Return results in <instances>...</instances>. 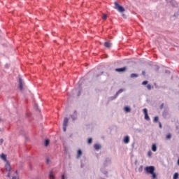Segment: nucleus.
Instances as JSON below:
<instances>
[{
	"label": "nucleus",
	"instance_id": "f257e3e1",
	"mask_svg": "<svg viewBox=\"0 0 179 179\" xmlns=\"http://www.w3.org/2000/svg\"><path fill=\"white\" fill-rule=\"evenodd\" d=\"M115 9H117V10H118V12H125V8H124V7H122V6L119 5V3L115 1Z\"/></svg>",
	"mask_w": 179,
	"mask_h": 179
},
{
	"label": "nucleus",
	"instance_id": "f03ea898",
	"mask_svg": "<svg viewBox=\"0 0 179 179\" xmlns=\"http://www.w3.org/2000/svg\"><path fill=\"white\" fill-rule=\"evenodd\" d=\"M145 170L146 173H148V174H153V173H155V166H146L145 168Z\"/></svg>",
	"mask_w": 179,
	"mask_h": 179
},
{
	"label": "nucleus",
	"instance_id": "7ed1b4c3",
	"mask_svg": "<svg viewBox=\"0 0 179 179\" xmlns=\"http://www.w3.org/2000/svg\"><path fill=\"white\" fill-rule=\"evenodd\" d=\"M143 111L144 113L145 120H146V121H150V117H149V115L148 114V109L147 108H144L143 110Z\"/></svg>",
	"mask_w": 179,
	"mask_h": 179
},
{
	"label": "nucleus",
	"instance_id": "20e7f679",
	"mask_svg": "<svg viewBox=\"0 0 179 179\" xmlns=\"http://www.w3.org/2000/svg\"><path fill=\"white\" fill-rule=\"evenodd\" d=\"M5 170L6 171H10L12 170V168L10 167V164H9V162H7V163L6 164Z\"/></svg>",
	"mask_w": 179,
	"mask_h": 179
},
{
	"label": "nucleus",
	"instance_id": "39448f33",
	"mask_svg": "<svg viewBox=\"0 0 179 179\" xmlns=\"http://www.w3.org/2000/svg\"><path fill=\"white\" fill-rule=\"evenodd\" d=\"M122 92H124V90H122V89L119 90L116 92L115 96H114V97H112L111 100H114V99H117V97L118 96V94H121V93H122Z\"/></svg>",
	"mask_w": 179,
	"mask_h": 179
},
{
	"label": "nucleus",
	"instance_id": "423d86ee",
	"mask_svg": "<svg viewBox=\"0 0 179 179\" xmlns=\"http://www.w3.org/2000/svg\"><path fill=\"white\" fill-rule=\"evenodd\" d=\"M170 3L173 8H177V6H178V3L174 0H170Z\"/></svg>",
	"mask_w": 179,
	"mask_h": 179
},
{
	"label": "nucleus",
	"instance_id": "0eeeda50",
	"mask_svg": "<svg viewBox=\"0 0 179 179\" xmlns=\"http://www.w3.org/2000/svg\"><path fill=\"white\" fill-rule=\"evenodd\" d=\"M19 87L20 90H23V80L22 78H19Z\"/></svg>",
	"mask_w": 179,
	"mask_h": 179
},
{
	"label": "nucleus",
	"instance_id": "6e6552de",
	"mask_svg": "<svg viewBox=\"0 0 179 179\" xmlns=\"http://www.w3.org/2000/svg\"><path fill=\"white\" fill-rule=\"evenodd\" d=\"M116 72H125L127 71V67H122L115 69Z\"/></svg>",
	"mask_w": 179,
	"mask_h": 179
},
{
	"label": "nucleus",
	"instance_id": "1a4fd4ad",
	"mask_svg": "<svg viewBox=\"0 0 179 179\" xmlns=\"http://www.w3.org/2000/svg\"><path fill=\"white\" fill-rule=\"evenodd\" d=\"M94 148L95 150H100V149H101V145H100V144H95Z\"/></svg>",
	"mask_w": 179,
	"mask_h": 179
},
{
	"label": "nucleus",
	"instance_id": "9d476101",
	"mask_svg": "<svg viewBox=\"0 0 179 179\" xmlns=\"http://www.w3.org/2000/svg\"><path fill=\"white\" fill-rule=\"evenodd\" d=\"M124 143H129V137L126 136L123 140Z\"/></svg>",
	"mask_w": 179,
	"mask_h": 179
},
{
	"label": "nucleus",
	"instance_id": "9b49d317",
	"mask_svg": "<svg viewBox=\"0 0 179 179\" xmlns=\"http://www.w3.org/2000/svg\"><path fill=\"white\" fill-rule=\"evenodd\" d=\"M78 117V113H76V111H74L73 115H71V118L73 121H75V120H76Z\"/></svg>",
	"mask_w": 179,
	"mask_h": 179
},
{
	"label": "nucleus",
	"instance_id": "f8f14e48",
	"mask_svg": "<svg viewBox=\"0 0 179 179\" xmlns=\"http://www.w3.org/2000/svg\"><path fill=\"white\" fill-rule=\"evenodd\" d=\"M69 121V119H68V117H65L64 120L63 125L68 127Z\"/></svg>",
	"mask_w": 179,
	"mask_h": 179
},
{
	"label": "nucleus",
	"instance_id": "ddd939ff",
	"mask_svg": "<svg viewBox=\"0 0 179 179\" xmlns=\"http://www.w3.org/2000/svg\"><path fill=\"white\" fill-rule=\"evenodd\" d=\"M82 156V150H78L77 153V159H80Z\"/></svg>",
	"mask_w": 179,
	"mask_h": 179
},
{
	"label": "nucleus",
	"instance_id": "4468645a",
	"mask_svg": "<svg viewBox=\"0 0 179 179\" xmlns=\"http://www.w3.org/2000/svg\"><path fill=\"white\" fill-rule=\"evenodd\" d=\"M104 45L106 48H110L111 47V43L110 42H105Z\"/></svg>",
	"mask_w": 179,
	"mask_h": 179
},
{
	"label": "nucleus",
	"instance_id": "2eb2a0df",
	"mask_svg": "<svg viewBox=\"0 0 179 179\" xmlns=\"http://www.w3.org/2000/svg\"><path fill=\"white\" fill-rule=\"evenodd\" d=\"M163 117H167L169 115V110H164V112L162 113Z\"/></svg>",
	"mask_w": 179,
	"mask_h": 179
},
{
	"label": "nucleus",
	"instance_id": "dca6fc26",
	"mask_svg": "<svg viewBox=\"0 0 179 179\" xmlns=\"http://www.w3.org/2000/svg\"><path fill=\"white\" fill-rule=\"evenodd\" d=\"M152 152H156V150H157V147L156 146V144H152Z\"/></svg>",
	"mask_w": 179,
	"mask_h": 179
},
{
	"label": "nucleus",
	"instance_id": "f3484780",
	"mask_svg": "<svg viewBox=\"0 0 179 179\" xmlns=\"http://www.w3.org/2000/svg\"><path fill=\"white\" fill-rule=\"evenodd\" d=\"M1 158L4 160V162H6V155L2 153L1 155Z\"/></svg>",
	"mask_w": 179,
	"mask_h": 179
},
{
	"label": "nucleus",
	"instance_id": "a211bd4d",
	"mask_svg": "<svg viewBox=\"0 0 179 179\" xmlns=\"http://www.w3.org/2000/svg\"><path fill=\"white\" fill-rule=\"evenodd\" d=\"M124 111H125L126 113H130V112H131V108H129V107H128V106H126V107L124 108Z\"/></svg>",
	"mask_w": 179,
	"mask_h": 179
},
{
	"label": "nucleus",
	"instance_id": "6ab92c4d",
	"mask_svg": "<svg viewBox=\"0 0 179 179\" xmlns=\"http://www.w3.org/2000/svg\"><path fill=\"white\" fill-rule=\"evenodd\" d=\"M49 178L52 179H55V176L52 175V172H50L49 174Z\"/></svg>",
	"mask_w": 179,
	"mask_h": 179
},
{
	"label": "nucleus",
	"instance_id": "aec40b11",
	"mask_svg": "<svg viewBox=\"0 0 179 179\" xmlns=\"http://www.w3.org/2000/svg\"><path fill=\"white\" fill-rule=\"evenodd\" d=\"M48 145H50V140L46 139L45 141V146H48Z\"/></svg>",
	"mask_w": 179,
	"mask_h": 179
},
{
	"label": "nucleus",
	"instance_id": "412c9836",
	"mask_svg": "<svg viewBox=\"0 0 179 179\" xmlns=\"http://www.w3.org/2000/svg\"><path fill=\"white\" fill-rule=\"evenodd\" d=\"M110 162H111V160H110V159L107 158L104 162V166H106L107 163H110Z\"/></svg>",
	"mask_w": 179,
	"mask_h": 179
},
{
	"label": "nucleus",
	"instance_id": "4be33fe9",
	"mask_svg": "<svg viewBox=\"0 0 179 179\" xmlns=\"http://www.w3.org/2000/svg\"><path fill=\"white\" fill-rule=\"evenodd\" d=\"M143 170V166H140L138 168L139 173H142Z\"/></svg>",
	"mask_w": 179,
	"mask_h": 179
},
{
	"label": "nucleus",
	"instance_id": "5701e85b",
	"mask_svg": "<svg viewBox=\"0 0 179 179\" xmlns=\"http://www.w3.org/2000/svg\"><path fill=\"white\" fill-rule=\"evenodd\" d=\"M152 176V179H156L157 178V176L156 175V173L155 172H153V173H151Z\"/></svg>",
	"mask_w": 179,
	"mask_h": 179
},
{
	"label": "nucleus",
	"instance_id": "b1692460",
	"mask_svg": "<svg viewBox=\"0 0 179 179\" xmlns=\"http://www.w3.org/2000/svg\"><path fill=\"white\" fill-rule=\"evenodd\" d=\"M131 78H138V74H136V73H131Z\"/></svg>",
	"mask_w": 179,
	"mask_h": 179
},
{
	"label": "nucleus",
	"instance_id": "393cba45",
	"mask_svg": "<svg viewBox=\"0 0 179 179\" xmlns=\"http://www.w3.org/2000/svg\"><path fill=\"white\" fill-rule=\"evenodd\" d=\"M177 178H178V173H176L173 175V179H177Z\"/></svg>",
	"mask_w": 179,
	"mask_h": 179
},
{
	"label": "nucleus",
	"instance_id": "a878e982",
	"mask_svg": "<svg viewBox=\"0 0 179 179\" xmlns=\"http://www.w3.org/2000/svg\"><path fill=\"white\" fill-rule=\"evenodd\" d=\"M102 19L103 20H106L107 19V14H103V15L102 16Z\"/></svg>",
	"mask_w": 179,
	"mask_h": 179
},
{
	"label": "nucleus",
	"instance_id": "bb28decb",
	"mask_svg": "<svg viewBox=\"0 0 179 179\" xmlns=\"http://www.w3.org/2000/svg\"><path fill=\"white\" fill-rule=\"evenodd\" d=\"M147 89H148V90H152V85H150V84H148V85H147Z\"/></svg>",
	"mask_w": 179,
	"mask_h": 179
},
{
	"label": "nucleus",
	"instance_id": "cd10ccee",
	"mask_svg": "<svg viewBox=\"0 0 179 179\" xmlns=\"http://www.w3.org/2000/svg\"><path fill=\"white\" fill-rule=\"evenodd\" d=\"M157 121H159V117L156 116L154 118V122H157Z\"/></svg>",
	"mask_w": 179,
	"mask_h": 179
},
{
	"label": "nucleus",
	"instance_id": "c85d7f7f",
	"mask_svg": "<svg viewBox=\"0 0 179 179\" xmlns=\"http://www.w3.org/2000/svg\"><path fill=\"white\" fill-rule=\"evenodd\" d=\"M164 108V103H162L159 106L160 110H163Z\"/></svg>",
	"mask_w": 179,
	"mask_h": 179
},
{
	"label": "nucleus",
	"instance_id": "c756f323",
	"mask_svg": "<svg viewBox=\"0 0 179 179\" xmlns=\"http://www.w3.org/2000/svg\"><path fill=\"white\" fill-rule=\"evenodd\" d=\"M63 131L64 132H66V126L63 125Z\"/></svg>",
	"mask_w": 179,
	"mask_h": 179
},
{
	"label": "nucleus",
	"instance_id": "7c9ffc66",
	"mask_svg": "<svg viewBox=\"0 0 179 179\" xmlns=\"http://www.w3.org/2000/svg\"><path fill=\"white\" fill-rule=\"evenodd\" d=\"M171 134H168L166 136V139H171Z\"/></svg>",
	"mask_w": 179,
	"mask_h": 179
},
{
	"label": "nucleus",
	"instance_id": "2f4dec72",
	"mask_svg": "<svg viewBox=\"0 0 179 179\" xmlns=\"http://www.w3.org/2000/svg\"><path fill=\"white\" fill-rule=\"evenodd\" d=\"M101 173H103V174H107V171H103V169H101Z\"/></svg>",
	"mask_w": 179,
	"mask_h": 179
},
{
	"label": "nucleus",
	"instance_id": "473e14b6",
	"mask_svg": "<svg viewBox=\"0 0 179 179\" xmlns=\"http://www.w3.org/2000/svg\"><path fill=\"white\" fill-rule=\"evenodd\" d=\"M92 138H90L89 139H88V143H92Z\"/></svg>",
	"mask_w": 179,
	"mask_h": 179
},
{
	"label": "nucleus",
	"instance_id": "72a5a7b5",
	"mask_svg": "<svg viewBox=\"0 0 179 179\" xmlns=\"http://www.w3.org/2000/svg\"><path fill=\"white\" fill-rule=\"evenodd\" d=\"M62 179H66L65 174L62 175Z\"/></svg>",
	"mask_w": 179,
	"mask_h": 179
},
{
	"label": "nucleus",
	"instance_id": "f704fd0d",
	"mask_svg": "<svg viewBox=\"0 0 179 179\" xmlns=\"http://www.w3.org/2000/svg\"><path fill=\"white\" fill-rule=\"evenodd\" d=\"M142 85H148V81H143V83H142Z\"/></svg>",
	"mask_w": 179,
	"mask_h": 179
},
{
	"label": "nucleus",
	"instance_id": "c9c22d12",
	"mask_svg": "<svg viewBox=\"0 0 179 179\" xmlns=\"http://www.w3.org/2000/svg\"><path fill=\"white\" fill-rule=\"evenodd\" d=\"M0 143H1V145H2V144L3 143V138H1V139L0 140Z\"/></svg>",
	"mask_w": 179,
	"mask_h": 179
},
{
	"label": "nucleus",
	"instance_id": "e433bc0d",
	"mask_svg": "<svg viewBox=\"0 0 179 179\" xmlns=\"http://www.w3.org/2000/svg\"><path fill=\"white\" fill-rule=\"evenodd\" d=\"M12 179H19V178H17V177L16 176H13Z\"/></svg>",
	"mask_w": 179,
	"mask_h": 179
},
{
	"label": "nucleus",
	"instance_id": "4c0bfd02",
	"mask_svg": "<svg viewBox=\"0 0 179 179\" xmlns=\"http://www.w3.org/2000/svg\"><path fill=\"white\" fill-rule=\"evenodd\" d=\"M152 152L150 151L148 152V156H151Z\"/></svg>",
	"mask_w": 179,
	"mask_h": 179
},
{
	"label": "nucleus",
	"instance_id": "58836bf2",
	"mask_svg": "<svg viewBox=\"0 0 179 179\" xmlns=\"http://www.w3.org/2000/svg\"><path fill=\"white\" fill-rule=\"evenodd\" d=\"M7 177H10V173H8V174H7Z\"/></svg>",
	"mask_w": 179,
	"mask_h": 179
},
{
	"label": "nucleus",
	"instance_id": "ea45409f",
	"mask_svg": "<svg viewBox=\"0 0 179 179\" xmlns=\"http://www.w3.org/2000/svg\"><path fill=\"white\" fill-rule=\"evenodd\" d=\"M35 107L36 108V110H38V106H37V104H36Z\"/></svg>",
	"mask_w": 179,
	"mask_h": 179
},
{
	"label": "nucleus",
	"instance_id": "a19ab883",
	"mask_svg": "<svg viewBox=\"0 0 179 179\" xmlns=\"http://www.w3.org/2000/svg\"><path fill=\"white\" fill-rule=\"evenodd\" d=\"M78 96H80V91H78Z\"/></svg>",
	"mask_w": 179,
	"mask_h": 179
},
{
	"label": "nucleus",
	"instance_id": "79ce46f5",
	"mask_svg": "<svg viewBox=\"0 0 179 179\" xmlns=\"http://www.w3.org/2000/svg\"><path fill=\"white\" fill-rule=\"evenodd\" d=\"M159 127L162 128V123L159 122Z\"/></svg>",
	"mask_w": 179,
	"mask_h": 179
},
{
	"label": "nucleus",
	"instance_id": "37998d69",
	"mask_svg": "<svg viewBox=\"0 0 179 179\" xmlns=\"http://www.w3.org/2000/svg\"><path fill=\"white\" fill-rule=\"evenodd\" d=\"M178 165L179 166V158L178 159Z\"/></svg>",
	"mask_w": 179,
	"mask_h": 179
},
{
	"label": "nucleus",
	"instance_id": "c03bdc74",
	"mask_svg": "<svg viewBox=\"0 0 179 179\" xmlns=\"http://www.w3.org/2000/svg\"><path fill=\"white\" fill-rule=\"evenodd\" d=\"M15 174H17V171H15Z\"/></svg>",
	"mask_w": 179,
	"mask_h": 179
},
{
	"label": "nucleus",
	"instance_id": "a18cd8bd",
	"mask_svg": "<svg viewBox=\"0 0 179 179\" xmlns=\"http://www.w3.org/2000/svg\"><path fill=\"white\" fill-rule=\"evenodd\" d=\"M99 76H100V75L97 74V75H96V77H99Z\"/></svg>",
	"mask_w": 179,
	"mask_h": 179
},
{
	"label": "nucleus",
	"instance_id": "49530a36",
	"mask_svg": "<svg viewBox=\"0 0 179 179\" xmlns=\"http://www.w3.org/2000/svg\"><path fill=\"white\" fill-rule=\"evenodd\" d=\"M1 121H2V119L0 118V122H1Z\"/></svg>",
	"mask_w": 179,
	"mask_h": 179
},
{
	"label": "nucleus",
	"instance_id": "de8ad7c7",
	"mask_svg": "<svg viewBox=\"0 0 179 179\" xmlns=\"http://www.w3.org/2000/svg\"><path fill=\"white\" fill-rule=\"evenodd\" d=\"M143 74H145V72H144V71H143Z\"/></svg>",
	"mask_w": 179,
	"mask_h": 179
},
{
	"label": "nucleus",
	"instance_id": "09e8293b",
	"mask_svg": "<svg viewBox=\"0 0 179 179\" xmlns=\"http://www.w3.org/2000/svg\"><path fill=\"white\" fill-rule=\"evenodd\" d=\"M81 167H83V164H81Z\"/></svg>",
	"mask_w": 179,
	"mask_h": 179
},
{
	"label": "nucleus",
	"instance_id": "8fccbe9b",
	"mask_svg": "<svg viewBox=\"0 0 179 179\" xmlns=\"http://www.w3.org/2000/svg\"><path fill=\"white\" fill-rule=\"evenodd\" d=\"M6 68H8V66L6 65Z\"/></svg>",
	"mask_w": 179,
	"mask_h": 179
},
{
	"label": "nucleus",
	"instance_id": "3c124183",
	"mask_svg": "<svg viewBox=\"0 0 179 179\" xmlns=\"http://www.w3.org/2000/svg\"><path fill=\"white\" fill-rule=\"evenodd\" d=\"M103 72H101V75H102Z\"/></svg>",
	"mask_w": 179,
	"mask_h": 179
},
{
	"label": "nucleus",
	"instance_id": "603ef678",
	"mask_svg": "<svg viewBox=\"0 0 179 179\" xmlns=\"http://www.w3.org/2000/svg\"><path fill=\"white\" fill-rule=\"evenodd\" d=\"M0 131H1V129H0Z\"/></svg>",
	"mask_w": 179,
	"mask_h": 179
}]
</instances>
